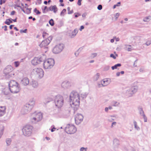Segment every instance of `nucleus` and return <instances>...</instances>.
Listing matches in <instances>:
<instances>
[{
	"mask_svg": "<svg viewBox=\"0 0 151 151\" xmlns=\"http://www.w3.org/2000/svg\"><path fill=\"white\" fill-rule=\"evenodd\" d=\"M79 95L76 92L73 91L70 93V102L71 107L75 110L78 108L80 103Z\"/></svg>",
	"mask_w": 151,
	"mask_h": 151,
	"instance_id": "nucleus-1",
	"label": "nucleus"
},
{
	"mask_svg": "<svg viewBox=\"0 0 151 151\" xmlns=\"http://www.w3.org/2000/svg\"><path fill=\"white\" fill-rule=\"evenodd\" d=\"M9 86L10 90L12 93H17L20 91V88L19 84L14 80L10 81L9 83Z\"/></svg>",
	"mask_w": 151,
	"mask_h": 151,
	"instance_id": "nucleus-2",
	"label": "nucleus"
},
{
	"mask_svg": "<svg viewBox=\"0 0 151 151\" xmlns=\"http://www.w3.org/2000/svg\"><path fill=\"white\" fill-rule=\"evenodd\" d=\"M35 104V102L32 101L26 104L22 110V112L23 114H26L29 112L33 108Z\"/></svg>",
	"mask_w": 151,
	"mask_h": 151,
	"instance_id": "nucleus-3",
	"label": "nucleus"
},
{
	"mask_svg": "<svg viewBox=\"0 0 151 151\" xmlns=\"http://www.w3.org/2000/svg\"><path fill=\"white\" fill-rule=\"evenodd\" d=\"M55 104L56 106L58 108L61 107L64 103V99L63 97L60 95H57L55 99Z\"/></svg>",
	"mask_w": 151,
	"mask_h": 151,
	"instance_id": "nucleus-4",
	"label": "nucleus"
},
{
	"mask_svg": "<svg viewBox=\"0 0 151 151\" xmlns=\"http://www.w3.org/2000/svg\"><path fill=\"white\" fill-rule=\"evenodd\" d=\"M32 122L35 123L41 120L42 118V115L40 112L37 113L35 112L32 114Z\"/></svg>",
	"mask_w": 151,
	"mask_h": 151,
	"instance_id": "nucleus-5",
	"label": "nucleus"
},
{
	"mask_svg": "<svg viewBox=\"0 0 151 151\" xmlns=\"http://www.w3.org/2000/svg\"><path fill=\"white\" fill-rule=\"evenodd\" d=\"M54 64V61L52 58H49L46 60L43 63V66L45 69H47L52 68Z\"/></svg>",
	"mask_w": 151,
	"mask_h": 151,
	"instance_id": "nucleus-6",
	"label": "nucleus"
},
{
	"mask_svg": "<svg viewBox=\"0 0 151 151\" xmlns=\"http://www.w3.org/2000/svg\"><path fill=\"white\" fill-rule=\"evenodd\" d=\"M32 127L30 125H26L22 129V132L24 135L29 136L32 133Z\"/></svg>",
	"mask_w": 151,
	"mask_h": 151,
	"instance_id": "nucleus-7",
	"label": "nucleus"
},
{
	"mask_svg": "<svg viewBox=\"0 0 151 151\" xmlns=\"http://www.w3.org/2000/svg\"><path fill=\"white\" fill-rule=\"evenodd\" d=\"M65 131L68 134H73L76 131V129L73 125L68 124L65 127Z\"/></svg>",
	"mask_w": 151,
	"mask_h": 151,
	"instance_id": "nucleus-8",
	"label": "nucleus"
},
{
	"mask_svg": "<svg viewBox=\"0 0 151 151\" xmlns=\"http://www.w3.org/2000/svg\"><path fill=\"white\" fill-rule=\"evenodd\" d=\"M52 39V37L51 36L48 37V38L42 42L40 45V46L42 47H45L49 44Z\"/></svg>",
	"mask_w": 151,
	"mask_h": 151,
	"instance_id": "nucleus-9",
	"label": "nucleus"
},
{
	"mask_svg": "<svg viewBox=\"0 0 151 151\" xmlns=\"http://www.w3.org/2000/svg\"><path fill=\"white\" fill-rule=\"evenodd\" d=\"M13 70V68L11 66H8L4 70V72L6 75H9L10 77H12L14 75V73L12 71Z\"/></svg>",
	"mask_w": 151,
	"mask_h": 151,
	"instance_id": "nucleus-10",
	"label": "nucleus"
},
{
	"mask_svg": "<svg viewBox=\"0 0 151 151\" xmlns=\"http://www.w3.org/2000/svg\"><path fill=\"white\" fill-rule=\"evenodd\" d=\"M34 72L39 78L42 77L44 75V72L40 68H35L34 69Z\"/></svg>",
	"mask_w": 151,
	"mask_h": 151,
	"instance_id": "nucleus-11",
	"label": "nucleus"
},
{
	"mask_svg": "<svg viewBox=\"0 0 151 151\" xmlns=\"http://www.w3.org/2000/svg\"><path fill=\"white\" fill-rule=\"evenodd\" d=\"M63 45L59 44L56 45L53 49V52L55 54L60 52L63 49Z\"/></svg>",
	"mask_w": 151,
	"mask_h": 151,
	"instance_id": "nucleus-12",
	"label": "nucleus"
},
{
	"mask_svg": "<svg viewBox=\"0 0 151 151\" xmlns=\"http://www.w3.org/2000/svg\"><path fill=\"white\" fill-rule=\"evenodd\" d=\"M83 116L81 114H77L75 117V122L77 124H79L83 120Z\"/></svg>",
	"mask_w": 151,
	"mask_h": 151,
	"instance_id": "nucleus-13",
	"label": "nucleus"
},
{
	"mask_svg": "<svg viewBox=\"0 0 151 151\" xmlns=\"http://www.w3.org/2000/svg\"><path fill=\"white\" fill-rule=\"evenodd\" d=\"M137 86L132 87L131 88V89L127 91V93L129 96H130L137 91Z\"/></svg>",
	"mask_w": 151,
	"mask_h": 151,
	"instance_id": "nucleus-14",
	"label": "nucleus"
},
{
	"mask_svg": "<svg viewBox=\"0 0 151 151\" xmlns=\"http://www.w3.org/2000/svg\"><path fill=\"white\" fill-rule=\"evenodd\" d=\"M58 11V8L56 5L51 6L49 7L46 10L47 12L50 11H53L54 13H55Z\"/></svg>",
	"mask_w": 151,
	"mask_h": 151,
	"instance_id": "nucleus-15",
	"label": "nucleus"
},
{
	"mask_svg": "<svg viewBox=\"0 0 151 151\" xmlns=\"http://www.w3.org/2000/svg\"><path fill=\"white\" fill-rule=\"evenodd\" d=\"M21 83L24 86L28 85L29 83V80L27 77L23 78L21 80Z\"/></svg>",
	"mask_w": 151,
	"mask_h": 151,
	"instance_id": "nucleus-16",
	"label": "nucleus"
},
{
	"mask_svg": "<svg viewBox=\"0 0 151 151\" xmlns=\"http://www.w3.org/2000/svg\"><path fill=\"white\" fill-rule=\"evenodd\" d=\"M40 59H39L37 58H34L32 61L31 62L32 64L34 65H37L42 61V60H40Z\"/></svg>",
	"mask_w": 151,
	"mask_h": 151,
	"instance_id": "nucleus-17",
	"label": "nucleus"
},
{
	"mask_svg": "<svg viewBox=\"0 0 151 151\" xmlns=\"http://www.w3.org/2000/svg\"><path fill=\"white\" fill-rule=\"evenodd\" d=\"M6 107L0 106V116H2L5 112Z\"/></svg>",
	"mask_w": 151,
	"mask_h": 151,
	"instance_id": "nucleus-18",
	"label": "nucleus"
},
{
	"mask_svg": "<svg viewBox=\"0 0 151 151\" xmlns=\"http://www.w3.org/2000/svg\"><path fill=\"white\" fill-rule=\"evenodd\" d=\"M102 85L103 86H105L108 85L109 82L107 79H105L101 81Z\"/></svg>",
	"mask_w": 151,
	"mask_h": 151,
	"instance_id": "nucleus-19",
	"label": "nucleus"
},
{
	"mask_svg": "<svg viewBox=\"0 0 151 151\" xmlns=\"http://www.w3.org/2000/svg\"><path fill=\"white\" fill-rule=\"evenodd\" d=\"M70 86V84L69 82H63L62 84V86L64 88H67Z\"/></svg>",
	"mask_w": 151,
	"mask_h": 151,
	"instance_id": "nucleus-20",
	"label": "nucleus"
},
{
	"mask_svg": "<svg viewBox=\"0 0 151 151\" xmlns=\"http://www.w3.org/2000/svg\"><path fill=\"white\" fill-rule=\"evenodd\" d=\"M31 84L35 88H37L38 86L37 82L35 81H33L31 83Z\"/></svg>",
	"mask_w": 151,
	"mask_h": 151,
	"instance_id": "nucleus-21",
	"label": "nucleus"
},
{
	"mask_svg": "<svg viewBox=\"0 0 151 151\" xmlns=\"http://www.w3.org/2000/svg\"><path fill=\"white\" fill-rule=\"evenodd\" d=\"M52 99L50 97H47L46 98H45V103H47L50 102V101H52Z\"/></svg>",
	"mask_w": 151,
	"mask_h": 151,
	"instance_id": "nucleus-22",
	"label": "nucleus"
},
{
	"mask_svg": "<svg viewBox=\"0 0 151 151\" xmlns=\"http://www.w3.org/2000/svg\"><path fill=\"white\" fill-rule=\"evenodd\" d=\"M12 19H9L6 20L5 22V23L7 25H9L10 23L12 22Z\"/></svg>",
	"mask_w": 151,
	"mask_h": 151,
	"instance_id": "nucleus-23",
	"label": "nucleus"
},
{
	"mask_svg": "<svg viewBox=\"0 0 151 151\" xmlns=\"http://www.w3.org/2000/svg\"><path fill=\"white\" fill-rule=\"evenodd\" d=\"M150 16H149L147 17H145L143 19V21L145 22H149L150 20Z\"/></svg>",
	"mask_w": 151,
	"mask_h": 151,
	"instance_id": "nucleus-24",
	"label": "nucleus"
},
{
	"mask_svg": "<svg viewBox=\"0 0 151 151\" xmlns=\"http://www.w3.org/2000/svg\"><path fill=\"white\" fill-rule=\"evenodd\" d=\"M49 35L48 34L45 32H44L42 34V36L43 38H46V37H48Z\"/></svg>",
	"mask_w": 151,
	"mask_h": 151,
	"instance_id": "nucleus-25",
	"label": "nucleus"
},
{
	"mask_svg": "<svg viewBox=\"0 0 151 151\" xmlns=\"http://www.w3.org/2000/svg\"><path fill=\"white\" fill-rule=\"evenodd\" d=\"M121 64H118L115 65L114 66H112L111 68L112 70H114V69H116L118 67L121 66Z\"/></svg>",
	"mask_w": 151,
	"mask_h": 151,
	"instance_id": "nucleus-26",
	"label": "nucleus"
},
{
	"mask_svg": "<svg viewBox=\"0 0 151 151\" xmlns=\"http://www.w3.org/2000/svg\"><path fill=\"white\" fill-rule=\"evenodd\" d=\"M20 64V62L18 61H15L14 63V65L16 67H17Z\"/></svg>",
	"mask_w": 151,
	"mask_h": 151,
	"instance_id": "nucleus-27",
	"label": "nucleus"
},
{
	"mask_svg": "<svg viewBox=\"0 0 151 151\" xmlns=\"http://www.w3.org/2000/svg\"><path fill=\"white\" fill-rule=\"evenodd\" d=\"M100 74L99 73H97L94 77V79L95 80H97L99 78Z\"/></svg>",
	"mask_w": 151,
	"mask_h": 151,
	"instance_id": "nucleus-28",
	"label": "nucleus"
},
{
	"mask_svg": "<svg viewBox=\"0 0 151 151\" xmlns=\"http://www.w3.org/2000/svg\"><path fill=\"white\" fill-rule=\"evenodd\" d=\"M126 49L128 51H131L132 50V49L131 46L130 45H127L126 47Z\"/></svg>",
	"mask_w": 151,
	"mask_h": 151,
	"instance_id": "nucleus-29",
	"label": "nucleus"
},
{
	"mask_svg": "<svg viewBox=\"0 0 151 151\" xmlns=\"http://www.w3.org/2000/svg\"><path fill=\"white\" fill-rule=\"evenodd\" d=\"M67 10L68 12V13L69 14H71L73 13V10H70V7H68Z\"/></svg>",
	"mask_w": 151,
	"mask_h": 151,
	"instance_id": "nucleus-30",
	"label": "nucleus"
},
{
	"mask_svg": "<svg viewBox=\"0 0 151 151\" xmlns=\"http://www.w3.org/2000/svg\"><path fill=\"white\" fill-rule=\"evenodd\" d=\"M11 140L10 139H6V142L7 144L8 145H10L11 144Z\"/></svg>",
	"mask_w": 151,
	"mask_h": 151,
	"instance_id": "nucleus-31",
	"label": "nucleus"
},
{
	"mask_svg": "<svg viewBox=\"0 0 151 151\" xmlns=\"http://www.w3.org/2000/svg\"><path fill=\"white\" fill-rule=\"evenodd\" d=\"M66 12V9H64L60 13L61 16H64L65 14V13Z\"/></svg>",
	"mask_w": 151,
	"mask_h": 151,
	"instance_id": "nucleus-32",
	"label": "nucleus"
},
{
	"mask_svg": "<svg viewBox=\"0 0 151 151\" xmlns=\"http://www.w3.org/2000/svg\"><path fill=\"white\" fill-rule=\"evenodd\" d=\"M49 24L51 26H53L54 24V21L52 19H51L49 22Z\"/></svg>",
	"mask_w": 151,
	"mask_h": 151,
	"instance_id": "nucleus-33",
	"label": "nucleus"
},
{
	"mask_svg": "<svg viewBox=\"0 0 151 151\" xmlns=\"http://www.w3.org/2000/svg\"><path fill=\"white\" fill-rule=\"evenodd\" d=\"M47 9H48V8L47 6H45L44 8L42 9L43 12L44 13H46L47 12L46 10H47Z\"/></svg>",
	"mask_w": 151,
	"mask_h": 151,
	"instance_id": "nucleus-34",
	"label": "nucleus"
},
{
	"mask_svg": "<svg viewBox=\"0 0 151 151\" xmlns=\"http://www.w3.org/2000/svg\"><path fill=\"white\" fill-rule=\"evenodd\" d=\"M34 12L37 14H39L41 13V12L39 10H37L36 8L34 9Z\"/></svg>",
	"mask_w": 151,
	"mask_h": 151,
	"instance_id": "nucleus-35",
	"label": "nucleus"
},
{
	"mask_svg": "<svg viewBox=\"0 0 151 151\" xmlns=\"http://www.w3.org/2000/svg\"><path fill=\"white\" fill-rule=\"evenodd\" d=\"M78 30L77 29H75L74 30L73 32V35L75 36L76 34L78 33Z\"/></svg>",
	"mask_w": 151,
	"mask_h": 151,
	"instance_id": "nucleus-36",
	"label": "nucleus"
},
{
	"mask_svg": "<svg viewBox=\"0 0 151 151\" xmlns=\"http://www.w3.org/2000/svg\"><path fill=\"white\" fill-rule=\"evenodd\" d=\"M119 104V103L117 102L114 101L113 102V105L114 106H117Z\"/></svg>",
	"mask_w": 151,
	"mask_h": 151,
	"instance_id": "nucleus-37",
	"label": "nucleus"
},
{
	"mask_svg": "<svg viewBox=\"0 0 151 151\" xmlns=\"http://www.w3.org/2000/svg\"><path fill=\"white\" fill-rule=\"evenodd\" d=\"M151 44V40H148L146 43L145 44L147 45H150V44Z\"/></svg>",
	"mask_w": 151,
	"mask_h": 151,
	"instance_id": "nucleus-38",
	"label": "nucleus"
},
{
	"mask_svg": "<svg viewBox=\"0 0 151 151\" xmlns=\"http://www.w3.org/2000/svg\"><path fill=\"white\" fill-rule=\"evenodd\" d=\"M75 17H77L81 15V14L79 13H75L74 14Z\"/></svg>",
	"mask_w": 151,
	"mask_h": 151,
	"instance_id": "nucleus-39",
	"label": "nucleus"
},
{
	"mask_svg": "<svg viewBox=\"0 0 151 151\" xmlns=\"http://www.w3.org/2000/svg\"><path fill=\"white\" fill-rule=\"evenodd\" d=\"M27 29H25L24 30H20V32L21 33H26L27 32Z\"/></svg>",
	"mask_w": 151,
	"mask_h": 151,
	"instance_id": "nucleus-40",
	"label": "nucleus"
},
{
	"mask_svg": "<svg viewBox=\"0 0 151 151\" xmlns=\"http://www.w3.org/2000/svg\"><path fill=\"white\" fill-rule=\"evenodd\" d=\"M31 9L30 8H27L26 9V13L28 14H29L31 12Z\"/></svg>",
	"mask_w": 151,
	"mask_h": 151,
	"instance_id": "nucleus-41",
	"label": "nucleus"
},
{
	"mask_svg": "<svg viewBox=\"0 0 151 151\" xmlns=\"http://www.w3.org/2000/svg\"><path fill=\"white\" fill-rule=\"evenodd\" d=\"M97 55V54L96 53H93L92 54L91 57L92 58H93L96 56Z\"/></svg>",
	"mask_w": 151,
	"mask_h": 151,
	"instance_id": "nucleus-42",
	"label": "nucleus"
},
{
	"mask_svg": "<svg viewBox=\"0 0 151 151\" xmlns=\"http://www.w3.org/2000/svg\"><path fill=\"white\" fill-rule=\"evenodd\" d=\"M102 6L101 5H99L97 7V8L98 9L100 10L102 9Z\"/></svg>",
	"mask_w": 151,
	"mask_h": 151,
	"instance_id": "nucleus-43",
	"label": "nucleus"
},
{
	"mask_svg": "<svg viewBox=\"0 0 151 151\" xmlns=\"http://www.w3.org/2000/svg\"><path fill=\"white\" fill-rule=\"evenodd\" d=\"M22 6H24V8L26 9H27V8H28V5L27 4H25V6H24L23 5V4H22Z\"/></svg>",
	"mask_w": 151,
	"mask_h": 151,
	"instance_id": "nucleus-44",
	"label": "nucleus"
},
{
	"mask_svg": "<svg viewBox=\"0 0 151 151\" xmlns=\"http://www.w3.org/2000/svg\"><path fill=\"white\" fill-rule=\"evenodd\" d=\"M134 124L135 128L137 129H138L139 128H138L137 127V123L135 122H134Z\"/></svg>",
	"mask_w": 151,
	"mask_h": 151,
	"instance_id": "nucleus-45",
	"label": "nucleus"
},
{
	"mask_svg": "<svg viewBox=\"0 0 151 151\" xmlns=\"http://www.w3.org/2000/svg\"><path fill=\"white\" fill-rule=\"evenodd\" d=\"M143 116L145 122H146L147 121V118L145 116V115L144 114H143Z\"/></svg>",
	"mask_w": 151,
	"mask_h": 151,
	"instance_id": "nucleus-46",
	"label": "nucleus"
},
{
	"mask_svg": "<svg viewBox=\"0 0 151 151\" xmlns=\"http://www.w3.org/2000/svg\"><path fill=\"white\" fill-rule=\"evenodd\" d=\"M119 15L120 14L119 13H117L116 14V15H115V17L116 19H117L118 18Z\"/></svg>",
	"mask_w": 151,
	"mask_h": 151,
	"instance_id": "nucleus-47",
	"label": "nucleus"
},
{
	"mask_svg": "<svg viewBox=\"0 0 151 151\" xmlns=\"http://www.w3.org/2000/svg\"><path fill=\"white\" fill-rule=\"evenodd\" d=\"M5 1L4 0H1L0 2V4L2 5L3 3H4Z\"/></svg>",
	"mask_w": 151,
	"mask_h": 151,
	"instance_id": "nucleus-48",
	"label": "nucleus"
},
{
	"mask_svg": "<svg viewBox=\"0 0 151 151\" xmlns=\"http://www.w3.org/2000/svg\"><path fill=\"white\" fill-rule=\"evenodd\" d=\"M81 0H78V4L79 6H80L81 4Z\"/></svg>",
	"mask_w": 151,
	"mask_h": 151,
	"instance_id": "nucleus-49",
	"label": "nucleus"
},
{
	"mask_svg": "<svg viewBox=\"0 0 151 151\" xmlns=\"http://www.w3.org/2000/svg\"><path fill=\"white\" fill-rule=\"evenodd\" d=\"M110 57H111L113 58L114 59L116 58V57L114 56V55L113 54H111L110 55Z\"/></svg>",
	"mask_w": 151,
	"mask_h": 151,
	"instance_id": "nucleus-50",
	"label": "nucleus"
},
{
	"mask_svg": "<svg viewBox=\"0 0 151 151\" xmlns=\"http://www.w3.org/2000/svg\"><path fill=\"white\" fill-rule=\"evenodd\" d=\"M15 13V12L14 11H12L11 13V14L12 15H14Z\"/></svg>",
	"mask_w": 151,
	"mask_h": 151,
	"instance_id": "nucleus-51",
	"label": "nucleus"
},
{
	"mask_svg": "<svg viewBox=\"0 0 151 151\" xmlns=\"http://www.w3.org/2000/svg\"><path fill=\"white\" fill-rule=\"evenodd\" d=\"M3 134V132L2 130L0 131V138H1V136Z\"/></svg>",
	"mask_w": 151,
	"mask_h": 151,
	"instance_id": "nucleus-52",
	"label": "nucleus"
},
{
	"mask_svg": "<svg viewBox=\"0 0 151 151\" xmlns=\"http://www.w3.org/2000/svg\"><path fill=\"white\" fill-rule=\"evenodd\" d=\"M84 28V27L83 26H81V27L80 28V31H81L82 29H83Z\"/></svg>",
	"mask_w": 151,
	"mask_h": 151,
	"instance_id": "nucleus-53",
	"label": "nucleus"
},
{
	"mask_svg": "<svg viewBox=\"0 0 151 151\" xmlns=\"http://www.w3.org/2000/svg\"><path fill=\"white\" fill-rule=\"evenodd\" d=\"M86 149H85L83 147H82L81 148V149H80V150L81 151H84L85 150H86ZM86 149H87V148H86Z\"/></svg>",
	"mask_w": 151,
	"mask_h": 151,
	"instance_id": "nucleus-54",
	"label": "nucleus"
},
{
	"mask_svg": "<svg viewBox=\"0 0 151 151\" xmlns=\"http://www.w3.org/2000/svg\"><path fill=\"white\" fill-rule=\"evenodd\" d=\"M120 4H121L120 2H118L116 4H115V5H116L117 6H120Z\"/></svg>",
	"mask_w": 151,
	"mask_h": 151,
	"instance_id": "nucleus-55",
	"label": "nucleus"
},
{
	"mask_svg": "<svg viewBox=\"0 0 151 151\" xmlns=\"http://www.w3.org/2000/svg\"><path fill=\"white\" fill-rule=\"evenodd\" d=\"M120 73L119 72H117L116 73V76H119L120 75Z\"/></svg>",
	"mask_w": 151,
	"mask_h": 151,
	"instance_id": "nucleus-56",
	"label": "nucleus"
},
{
	"mask_svg": "<svg viewBox=\"0 0 151 151\" xmlns=\"http://www.w3.org/2000/svg\"><path fill=\"white\" fill-rule=\"evenodd\" d=\"M144 70V69L143 68H141L140 69V72H143Z\"/></svg>",
	"mask_w": 151,
	"mask_h": 151,
	"instance_id": "nucleus-57",
	"label": "nucleus"
},
{
	"mask_svg": "<svg viewBox=\"0 0 151 151\" xmlns=\"http://www.w3.org/2000/svg\"><path fill=\"white\" fill-rule=\"evenodd\" d=\"M14 26V25H11L9 26V28L10 29H12V27Z\"/></svg>",
	"mask_w": 151,
	"mask_h": 151,
	"instance_id": "nucleus-58",
	"label": "nucleus"
},
{
	"mask_svg": "<svg viewBox=\"0 0 151 151\" xmlns=\"http://www.w3.org/2000/svg\"><path fill=\"white\" fill-rule=\"evenodd\" d=\"M7 26H5L4 27L5 28V29H4V30L6 31H7Z\"/></svg>",
	"mask_w": 151,
	"mask_h": 151,
	"instance_id": "nucleus-59",
	"label": "nucleus"
},
{
	"mask_svg": "<svg viewBox=\"0 0 151 151\" xmlns=\"http://www.w3.org/2000/svg\"><path fill=\"white\" fill-rule=\"evenodd\" d=\"M55 129V128H53L51 130V131L52 132H53L54 131Z\"/></svg>",
	"mask_w": 151,
	"mask_h": 151,
	"instance_id": "nucleus-60",
	"label": "nucleus"
},
{
	"mask_svg": "<svg viewBox=\"0 0 151 151\" xmlns=\"http://www.w3.org/2000/svg\"><path fill=\"white\" fill-rule=\"evenodd\" d=\"M116 123L115 122H114L112 123V126L114 125H115Z\"/></svg>",
	"mask_w": 151,
	"mask_h": 151,
	"instance_id": "nucleus-61",
	"label": "nucleus"
},
{
	"mask_svg": "<svg viewBox=\"0 0 151 151\" xmlns=\"http://www.w3.org/2000/svg\"><path fill=\"white\" fill-rule=\"evenodd\" d=\"M17 18H16L14 19H12V21H13L14 22H17Z\"/></svg>",
	"mask_w": 151,
	"mask_h": 151,
	"instance_id": "nucleus-62",
	"label": "nucleus"
},
{
	"mask_svg": "<svg viewBox=\"0 0 151 151\" xmlns=\"http://www.w3.org/2000/svg\"><path fill=\"white\" fill-rule=\"evenodd\" d=\"M14 28L17 31H18L19 30L16 27H14Z\"/></svg>",
	"mask_w": 151,
	"mask_h": 151,
	"instance_id": "nucleus-63",
	"label": "nucleus"
},
{
	"mask_svg": "<svg viewBox=\"0 0 151 151\" xmlns=\"http://www.w3.org/2000/svg\"><path fill=\"white\" fill-rule=\"evenodd\" d=\"M108 108L107 107H106L105 109V110L106 111H108Z\"/></svg>",
	"mask_w": 151,
	"mask_h": 151,
	"instance_id": "nucleus-64",
	"label": "nucleus"
}]
</instances>
